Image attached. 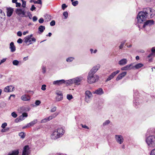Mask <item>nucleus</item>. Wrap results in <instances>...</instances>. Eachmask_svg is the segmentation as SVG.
I'll return each instance as SVG.
<instances>
[{
	"label": "nucleus",
	"instance_id": "1",
	"mask_svg": "<svg viewBox=\"0 0 155 155\" xmlns=\"http://www.w3.org/2000/svg\"><path fill=\"white\" fill-rule=\"evenodd\" d=\"M155 15V10L150 8H145L143 11L140 12L137 17V22L138 24L142 23L146 20L148 15H150L151 18Z\"/></svg>",
	"mask_w": 155,
	"mask_h": 155
},
{
	"label": "nucleus",
	"instance_id": "2",
	"mask_svg": "<svg viewBox=\"0 0 155 155\" xmlns=\"http://www.w3.org/2000/svg\"><path fill=\"white\" fill-rule=\"evenodd\" d=\"M65 132L64 130L62 128H59L55 130L51 135V139L55 140L61 137Z\"/></svg>",
	"mask_w": 155,
	"mask_h": 155
},
{
	"label": "nucleus",
	"instance_id": "3",
	"mask_svg": "<svg viewBox=\"0 0 155 155\" xmlns=\"http://www.w3.org/2000/svg\"><path fill=\"white\" fill-rule=\"evenodd\" d=\"M99 79L98 75L89 73L87 77V82L89 84L93 83L98 81Z\"/></svg>",
	"mask_w": 155,
	"mask_h": 155
},
{
	"label": "nucleus",
	"instance_id": "4",
	"mask_svg": "<svg viewBox=\"0 0 155 155\" xmlns=\"http://www.w3.org/2000/svg\"><path fill=\"white\" fill-rule=\"evenodd\" d=\"M146 142L148 146L152 147L155 146V136H150L148 137L146 139Z\"/></svg>",
	"mask_w": 155,
	"mask_h": 155
},
{
	"label": "nucleus",
	"instance_id": "5",
	"mask_svg": "<svg viewBox=\"0 0 155 155\" xmlns=\"http://www.w3.org/2000/svg\"><path fill=\"white\" fill-rule=\"evenodd\" d=\"M58 112H55V113L49 116L48 117H47L45 118L42 120L41 121V123H44L48 121H50V120H52V119L55 117L58 114Z\"/></svg>",
	"mask_w": 155,
	"mask_h": 155
},
{
	"label": "nucleus",
	"instance_id": "6",
	"mask_svg": "<svg viewBox=\"0 0 155 155\" xmlns=\"http://www.w3.org/2000/svg\"><path fill=\"white\" fill-rule=\"evenodd\" d=\"M92 97V95L90 91H85V100L86 102H89Z\"/></svg>",
	"mask_w": 155,
	"mask_h": 155
},
{
	"label": "nucleus",
	"instance_id": "7",
	"mask_svg": "<svg viewBox=\"0 0 155 155\" xmlns=\"http://www.w3.org/2000/svg\"><path fill=\"white\" fill-rule=\"evenodd\" d=\"M115 139L116 141L119 144H121L124 141L123 136L120 135H115Z\"/></svg>",
	"mask_w": 155,
	"mask_h": 155
},
{
	"label": "nucleus",
	"instance_id": "8",
	"mask_svg": "<svg viewBox=\"0 0 155 155\" xmlns=\"http://www.w3.org/2000/svg\"><path fill=\"white\" fill-rule=\"evenodd\" d=\"M15 12L17 14L22 17H27V15H25L26 12L24 10L17 8L16 9Z\"/></svg>",
	"mask_w": 155,
	"mask_h": 155
},
{
	"label": "nucleus",
	"instance_id": "9",
	"mask_svg": "<svg viewBox=\"0 0 155 155\" xmlns=\"http://www.w3.org/2000/svg\"><path fill=\"white\" fill-rule=\"evenodd\" d=\"M55 94L57 95L56 97V100L57 101H59L63 99V94L61 91L57 90L55 92Z\"/></svg>",
	"mask_w": 155,
	"mask_h": 155
},
{
	"label": "nucleus",
	"instance_id": "10",
	"mask_svg": "<svg viewBox=\"0 0 155 155\" xmlns=\"http://www.w3.org/2000/svg\"><path fill=\"white\" fill-rule=\"evenodd\" d=\"M27 116V114L26 113H24L19 117L15 120V122L18 123L20 121L24 119V117H26Z\"/></svg>",
	"mask_w": 155,
	"mask_h": 155
},
{
	"label": "nucleus",
	"instance_id": "11",
	"mask_svg": "<svg viewBox=\"0 0 155 155\" xmlns=\"http://www.w3.org/2000/svg\"><path fill=\"white\" fill-rule=\"evenodd\" d=\"M100 66H101L99 64H97V65L93 67L89 73L95 74L100 68Z\"/></svg>",
	"mask_w": 155,
	"mask_h": 155
},
{
	"label": "nucleus",
	"instance_id": "12",
	"mask_svg": "<svg viewBox=\"0 0 155 155\" xmlns=\"http://www.w3.org/2000/svg\"><path fill=\"white\" fill-rule=\"evenodd\" d=\"M14 89V87L12 85H10L5 87L4 89L5 92L8 93L13 91Z\"/></svg>",
	"mask_w": 155,
	"mask_h": 155
},
{
	"label": "nucleus",
	"instance_id": "13",
	"mask_svg": "<svg viewBox=\"0 0 155 155\" xmlns=\"http://www.w3.org/2000/svg\"><path fill=\"white\" fill-rule=\"evenodd\" d=\"M120 72V71L117 70L112 72L110 75L106 80V81H107L111 80L118 73Z\"/></svg>",
	"mask_w": 155,
	"mask_h": 155
},
{
	"label": "nucleus",
	"instance_id": "14",
	"mask_svg": "<svg viewBox=\"0 0 155 155\" xmlns=\"http://www.w3.org/2000/svg\"><path fill=\"white\" fill-rule=\"evenodd\" d=\"M32 36L33 35L32 34L30 35H28L26 36L24 38V42L26 43H27L28 42H29L30 43L28 45L31 44L32 43L31 42V41L30 39H31V38L32 37Z\"/></svg>",
	"mask_w": 155,
	"mask_h": 155
},
{
	"label": "nucleus",
	"instance_id": "15",
	"mask_svg": "<svg viewBox=\"0 0 155 155\" xmlns=\"http://www.w3.org/2000/svg\"><path fill=\"white\" fill-rule=\"evenodd\" d=\"M65 81L64 79L58 80L54 81L53 82V84L54 85H59L63 83H65Z\"/></svg>",
	"mask_w": 155,
	"mask_h": 155
},
{
	"label": "nucleus",
	"instance_id": "16",
	"mask_svg": "<svg viewBox=\"0 0 155 155\" xmlns=\"http://www.w3.org/2000/svg\"><path fill=\"white\" fill-rule=\"evenodd\" d=\"M82 77H78L76 78H73V84H80V82L82 80Z\"/></svg>",
	"mask_w": 155,
	"mask_h": 155
},
{
	"label": "nucleus",
	"instance_id": "17",
	"mask_svg": "<svg viewBox=\"0 0 155 155\" xmlns=\"http://www.w3.org/2000/svg\"><path fill=\"white\" fill-rule=\"evenodd\" d=\"M154 24V21L153 20H148L145 22L143 25V28H145L147 25H151Z\"/></svg>",
	"mask_w": 155,
	"mask_h": 155
},
{
	"label": "nucleus",
	"instance_id": "18",
	"mask_svg": "<svg viewBox=\"0 0 155 155\" xmlns=\"http://www.w3.org/2000/svg\"><path fill=\"white\" fill-rule=\"evenodd\" d=\"M93 93L99 95H101L103 94L104 92L103 89L101 88H99L95 90V91H93Z\"/></svg>",
	"mask_w": 155,
	"mask_h": 155
},
{
	"label": "nucleus",
	"instance_id": "19",
	"mask_svg": "<svg viewBox=\"0 0 155 155\" xmlns=\"http://www.w3.org/2000/svg\"><path fill=\"white\" fill-rule=\"evenodd\" d=\"M133 65V64H130L127 65L126 66L122 68L121 69L122 71H127L131 70L132 68V67H131Z\"/></svg>",
	"mask_w": 155,
	"mask_h": 155
},
{
	"label": "nucleus",
	"instance_id": "20",
	"mask_svg": "<svg viewBox=\"0 0 155 155\" xmlns=\"http://www.w3.org/2000/svg\"><path fill=\"white\" fill-rule=\"evenodd\" d=\"M29 149V147L28 145L25 146L23 148L22 155H26L28 154Z\"/></svg>",
	"mask_w": 155,
	"mask_h": 155
},
{
	"label": "nucleus",
	"instance_id": "21",
	"mask_svg": "<svg viewBox=\"0 0 155 155\" xmlns=\"http://www.w3.org/2000/svg\"><path fill=\"white\" fill-rule=\"evenodd\" d=\"M127 62V60L126 58H123L118 62V64L120 65H124L126 64Z\"/></svg>",
	"mask_w": 155,
	"mask_h": 155
},
{
	"label": "nucleus",
	"instance_id": "22",
	"mask_svg": "<svg viewBox=\"0 0 155 155\" xmlns=\"http://www.w3.org/2000/svg\"><path fill=\"white\" fill-rule=\"evenodd\" d=\"M30 98V97L29 95L26 94L23 95L21 97V99L23 101H29Z\"/></svg>",
	"mask_w": 155,
	"mask_h": 155
},
{
	"label": "nucleus",
	"instance_id": "23",
	"mask_svg": "<svg viewBox=\"0 0 155 155\" xmlns=\"http://www.w3.org/2000/svg\"><path fill=\"white\" fill-rule=\"evenodd\" d=\"M10 48L11 49V51L12 52H14L16 50L15 46L14 45V43L12 42L10 43Z\"/></svg>",
	"mask_w": 155,
	"mask_h": 155
},
{
	"label": "nucleus",
	"instance_id": "24",
	"mask_svg": "<svg viewBox=\"0 0 155 155\" xmlns=\"http://www.w3.org/2000/svg\"><path fill=\"white\" fill-rule=\"evenodd\" d=\"M13 11V9L11 8H9L7 9V15L8 17H10L12 15Z\"/></svg>",
	"mask_w": 155,
	"mask_h": 155
},
{
	"label": "nucleus",
	"instance_id": "25",
	"mask_svg": "<svg viewBox=\"0 0 155 155\" xmlns=\"http://www.w3.org/2000/svg\"><path fill=\"white\" fill-rule=\"evenodd\" d=\"M143 64L141 63H138L136 64L134 66L132 67V68H135L136 69H138L143 66Z\"/></svg>",
	"mask_w": 155,
	"mask_h": 155
},
{
	"label": "nucleus",
	"instance_id": "26",
	"mask_svg": "<svg viewBox=\"0 0 155 155\" xmlns=\"http://www.w3.org/2000/svg\"><path fill=\"white\" fill-rule=\"evenodd\" d=\"M37 122V120H34L33 121L27 124V126L28 127H30L33 126L34 124Z\"/></svg>",
	"mask_w": 155,
	"mask_h": 155
},
{
	"label": "nucleus",
	"instance_id": "27",
	"mask_svg": "<svg viewBox=\"0 0 155 155\" xmlns=\"http://www.w3.org/2000/svg\"><path fill=\"white\" fill-rule=\"evenodd\" d=\"M19 153L18 150H15L12 151L11 153H9L7 155H18Z\"/></svg>",
	"mask_w": 155,
	"mask_h": 155
},
{
	"label": "nucleus",
	"instance_id": "28",
	"mask_svg": "<svg viewBox=\"0 0 155 155\" xmlns=\"http://www.w3.org/2000/svg\"><path fill=\"white\" fill-rule=\"evenodd\" d=\"M30 2L31 3L33 2L34 4H38L40 5L42 4L41 0H38L37 1H35L34 0H30Z\"/></svg>",
	"mask_w": 155,
	"mask_h": 155
},
{
	"label": "nucleus",
	"instance_id": "29",
	"mask_svg": "<svg viewBox=\"0 0 155 155\" xmlns=\"http://www.w3.org/2000/svg\"><path fill=\"white\" fill-rule=\"evenodd\" d=\"M5 16L4 13L1 9H0V21H2V18H5Z\"/></svg>",
	"mask_w": 155,
	"mask_h": 155
},
{
	"label": "nucleus",
	"instance_id": "30",
	"mask_svg": "<svg viewBox=\"0 0 155 155\" xmlns=\"http://www.w3.org/2000/svg\"><path fill=\"white\" fill-rule=\"evenodd\" d=\"M45 26L42 25H40L39 26L38 29L41 33L43 32L45 30Z\"/></svg>",
	"mask_w": 155,
	"mask_h": 155
},
{
	"label": "nucleus",
	"instance_id": "31",
	"mask_svg": "<svg viewBox=\"0 0 155 155\" xmlns=\"http://www.w3.org/2000/svg\"><path fill=\"white\" fill-rule=\"evenodd\" d=\"M65 83L66 84L68 85H70L73 84V79L69 80L68 81H65Z\"/></svg>",
	"mask_w": 155,
	"mask_h": 155
},
{
	"label": "nucleus",
	"instance_id": "32",
	"mask_svg": "<svg viewBox=\"0 0 155 155\" xmlns=\"http://www.w3.org/2000/svg\"><path fill=\"white\" fill-rule=\"evenodd\" d=\"M152 56H154V54L152 53H151L147 57L148 58H150V59H149V61L152 62Z\"/></svg>",
	"mask_w": 155,
	"mask_h": 155
},
{
	"label": "nucleus",
	"instance_id": "33",
	"mask_svg": "<svg viewBox=\"0 0 155 155\" xmlns=\"http://www.w3.org/2000/svg\"><path fill=\"white\" fill-rule=\"evenodd\" d=\"M13 65L15 66H18L19 64V61L17 60H15L12 61Z\"/></svg>",
	"mask_w": 155,
	"mask_h": 155
},
{
	"label": "nucleus",
	"instance_id": "34",
	"mask_svg": "<svg viewBox=\"0 0 155 155\" xmlns=\"http://www.w3.org/2000/svg\"><path fill=\"white\" fill-rule=\"evenodd\" d=\"M19 135L21 137V138H24L25 137V134L23 132H21L19 134Z\"/></svg>",
	"mask_w": 155,
	"mask_h": 155
},
{
	"label": "nucleus",
	"instance_id": "35",
	"mask_svg": "<svg viewBox=\"0 0 155 155\" xmlns=\"http://www.w3.org/2000/svg\"><path fill=\"white\" fill-rule=\"evenodd\" d=\"M46 19L47 21H50L51 19V16L49 15H47L46 16Z\"/></svg>",
	"mask_w": 155,
	"mask_h": 155
},
{
	"label": "nucleus",
	"instance_id": "36",
	"mask_svg": "<svg viewBox=\"0 0 155 155\" xmlns=\"http://www.w3.org/2000/svg\"><path fill=\"white\" fill-rule=\"evenodd\" d=\"M110 123V121L109 120H106L103 124V126H105L107 125Z\"/></svg>",
	"mask_w": 155,
	"mask_h": 155
},
{
	"label": "nucleus",
	"instance_id": "37",
	"mask_svg": "<svg viewBox=\"0 0 155 155\" xmlns=\"http://www.w3.org/2000/svg\"><path fill=\"white\" fill-rule=\"evenodd\" d=\"M126 41H123L121 42L120 45L119 47L120 49H122Z\"/></svg>",
	"mask_w": 155,
	"mask_h": 155
},
{
	"label": "nucleus",
	"instance_id": "38",
	"mask_svg": "<svg viewBox=\"0 0 155 155\" xmlns=\"http://www.w3.org/2000/svg\"><path fill=\"white\" fill-rule=\"evenodd\" d=\"M78 4V1H75L73 2L72 3V5L74 6H77Z\"/></svg>",
	"mask_w": 155,
	"mask_h": 155
},
{
	"label": "nucleus",
	"instance_id": "39",
	"mask_svg": "<svg viewBox=\"0 0 155 155\" xmlns=\"http://www.w3.org/2000/svg\"><path fill=\"white\" fill-rule=\"evenodd\" d=\"M63 15L65 19H66L68 17V13L67 12H65L63 13Z\"/></svg>",
	"mask_w": 155,
	"mask_h": 155
},
{
	"label": "nucleus",
	"instance_id": "40",
	"mask_svg": "<svg viewBox=\"0 0 155 155\" xmlns=\"http://www.w3.org/2000/svg\"><path fill=\"white\" fill-rule=\"evenodd\" d=\"M67 98L68 100H70L72 99L73 96L71 94H68L67 96Z\"/></svg>",
	"mask_w": 155,
	"mask_h": 155
},
{
	"label": "nucleus",
	"instance_id": "41",
	"mask_svg": "<svg viewBox=\"0 0 155 155\" xmlns=\"http://www.w3.org/2000/svg\"><path fill=\"white\" fill-rule=\"evenodd\" d=\"M9 130V128L8 127L6 128L5 129L3 128L1 130V131L2 132H5L8 131Z\"/></svg>",
	"mask_w": 155,
	"mask_h": 155
},
{
	"label": "nucleus",
	"instance_id": "42",
	"mask_svg": "<svg viewBox=\"0 0 155 155\" xmlns=\"http://www.w3.org/2000/svg\"><path fill=\"white\" fill-rule=\"evenodd\" d=\"M74 58L73 57H70L66 59V61L67 62H71L73 61Z\"/></svg>",
	"mask_w": 155,
	"mask_h": 155
},
{
	"label": "nucleus",
	"instance_id": "43",
	"mask_svg": "<svg viewBox=\"0 0 155 155\" xmlns=\"http://www.w3.org/2000/svg\"><path fill=\"white\" fill-rule=\"evenodd\" d=\"M123 78L120 75V74H119L118 75L117 77L116 78V80L117 81H118L120 80L121 79H122Z\"/></svg>",
	"mask_w": 155,
	"mask_h": 155
},
{
	"label": "nucleus",
	"instance_id": "44",
	"mask_svg": "<svg viewBox=\"0 0 155 155\" xmlns=\"http://www.w3.org/2000/svg\"><path fill=\"white\" fill-rule=\"evenodd\" d=\"M21 1L22 2V6L24 8H25L26 5V2L23 0H21Z\"/></svg>",
	"mask_w": 155,
	"mask_h": 155
},
{
	"label": "nucleus",
	"instance_id": "45",
	"mask_svg": "<svg viewBox=\"0 0 155 155\" xmlns=\"http://www.w3.org/2000/svg\"><path fill=\"white\" fill-rule=\"evenodd\" d=\"M12 116L14 118H16L17 116V114L15 113V112H13L11 114Z\"/></svg>",
	"mask_w": 155,
	"mask_h": 155
},
{
	"label": "nucleus",
	"instance_id": "46",
	"mask_svg": "<svg viewBox=\"0 0 155 155\" xmlns=\"http://www.w3.org/2000/svg\"><path fill=\"white\" fill-rule=\"evenodd\" d=\"M41 103V101L39 100H36L35 102V104L36 106L39 105Z\"/></svg>",
	"mask_w": 155,
	"mask_h": 155
},
{
	"label": "nucleus",
	"instance_id": "47",
	"mask_svg": "<svg viewBox=\"0 0 155 155\" xmlns=\"http://www.w3.org/2000/svg\"><path fill=\"white\" fill-rule=\"evenodd\" d=\"M126 74L127 72L126 71H124L120 73V74L122 77L123 78L126 75Z\"/></svg>",
	"mask_w": 155,
	"mask_h": 155
},
{
	"label": "nucleus",
	"instance_id": "48",
	"mask_svg": "<svg viewBox=\"0 0 155 155\" xmlns=\"http://www.w3.org/2000/svg\"><path fill=\"white\" fill-rule=\"evenodd\" d=\"M46 86L45 84L42 85L41 87V90L43 91H45L46 89Z\"/></svg>",
	"mask_w": 155,
	"mask_h": 155
},
{
	"label": "nucleus",
	"instance_id": "49",
	"mask_svg": "<svg viewBox=\"0 0 155 155\" xmlns=\"http://www.w3.org/2000/svg\"><path fill=\"white\" fill-rule=\"evenodd\" d=\"M57 108L56 107H54L52 108L51 110V112H53L55 111L56 110Z\"/></svg>",
	"mask_w": 155,
	"mask_h": 155
},
{
	"label": "nucleus",
	"instance_id": "50",
	"mask_svg": "<svg viewBox=\"0 0 155 155\" xmlns=\"http://www.w3.org/2000/svg\"><path fill=\"white\" fill-rule=\"evenodd\" d=\"M55 22L54 20H52L50 23V25L51 26H53L55 25Z\"/></svg>",
	"mask_w": 155,
	"mask_h": 155
},
{
	"label": "nucleus",
	"instance_id": "51",
	"mask_svg": "<svg viewBox=\"0 0 155 155\" xmlns=\"http://www.w3.org/2000/svg\"><path fill=\"white\" fill-rule=\"evenodd\" d=\"M150 155H155V148L151 151Z\"/></svg>",
	"mask_w": 155,
	"mask_h": 155
},
{
	"label": "nucleus",
	"instance_id": "52",
	"mask_svg": "<svg viewBox=\"0 0 155 155\" xmlns=\"http://www.w3.org/2000/svg\"><path fill=\"white\" fill-rule=\"evenodd\" d=\"M6 60V58H3L2 60L0 62V65L2 63L5 62Z\"/></svg>",
	"mask_w": 155,
	"mask_h": 155
},
{
	"label": "nucleus",
	"instance_id": "53",
	"mask_svg": "<svg viewBox=\"0 0 155 155\" xmlns=\"http://www.w3.org/2000/svg\"><path fill=\"white\" fill-rule=\"evenodd\" d=\"M7 125V123H4L2 124L1 127L3 128H4Z\"/></svg>",
	"mask_w": 155,
	"mask_h": 155
},
{
	"label": "nucleus",
	"instance_id": "54",
	"mask_svg": "<svg viewBox=\"0 0 155 155\" xmlns=\"http://www.w3.org/2000/svg\"><path fill=\"white\" fill-rule=\"evenodd\" d=\"M67 7V6L65 4H63L62 5V8L63 10H64L65 8Z\"/></svg>",
	"mask_w": 155,
	"mask_h": 155
},
{
	"label": "nucleus",
	"instance_id": "55",
	"mask_svg": "<svg viewBox=\"0 0 155 155\" xmlns=\"http://www.w3.org/2000/svg\"><path fill=\"white\" fill-rule=\"evenodd\" d=\"M81 126L83 128H84L87 129H89V127L87 126L86 125H84L82 124H81Z\"/></svg>",
	"mask_w": 155,
	"mask_h": 155
},
{
	"label": "nucleus",
	"instance_id": "56",
	"mask_svg": "<svg viewBox=\"0 0 155 155\" xmlns=\"http://www.w3.org/2000/svg\"><path fill=\"white\" fill-rule=\"evenodd\" d=\"M39 22L40 23H42L44 22V19L42 18H41L38 20Z\"/></svg>",
	"mask_w": 155,
	"mask_h": 155
},
{
	"label": "nucleus",
	"instance_id": "57",
	"mask_svg": "<svg viewBox=\"0 0 155 155\" xmlns=\"http://www.w3.org/2000/svg\"><path fill=\"white\" fill-rule=\"evenodd\" d=\"M36 9V7H35L34 5H32L31 7L30 10L31 11H33L34 10Z\"/></svg>",
	"mask_w": 155,
	"mask_h": 155
},
{
	"label": "nucleus",
	"instance_id": "58",
	"mask_svg": "<svg viewBox=\"0 0 155 155\" xmlns=\"http://www.w3.org/2000/svg\"><path fill=\"white\" fill-rule=\"evenodd\" d=\"M17 42L19 44H21L22 43V40L21 39L19 38Z\"/></svg>",
	"mask_w": 155,
	"mask_h": 155
},
{
	"label": "nucleus",
	"instance_id": "59",
	"mask_svg": "<svg viewBox=\"0 0 155 155\" xmlns=\"http://www.w3.org/2000/svg\"><path fill=\"white\" fill-rule=\"evenodd\" d=\"M37 18L35 16H34L32 18L33 21H36L37 20Z\"/></svg>",
	"mask_w": 155,
	"mask_h": 155
},
{
	"label": "nucleus",
	"instance_id": "60",
	"mask_svg": "<svg viewBox=\"0 0 155 155\" xmlns=\"http://www.w3.org/2000/svg\"><path fill=\"white\" fill-rule=\"evenodd\" d=\"M17 34L18 36H21L22 35V33L20 31H18L17 32Z\"/></svg>",
	"mask_w": 155,
	"mask_h": 155
},
{
	"label": "nucleus",
	"instance_id": "61",
	"mask_svg": "<svg viewBox=\"0 0 155 155\" xmlns=\"http://www.w3.org/2000/svg\"><path fill=\"white\" fill-rule=\"evenodd\" d=\"M30 40L31 41V42L33 41V42H35L36 41V39L34 37H33L32 38H31Z\"/></svg>",
	"mask_w": 155,
	"mask_h": 155
},
{
	"label": "nucleus",
	"instance_id": "62",
	"mask_svg": "<svg viewBox=\"0 0 155 155\" xmlns=\"http://www.w3.org/2000/svg\"><path fill=\"white\" fill-rule=\"evenodd\" d=\"M16 7H20L21 5V4L20 3H18V2H17L16 3Z\"/></svg>",
	"mask_w": 155,
	"mask_h": 155
},
{
	"label": "nucleus",
	"instance_id": "63",
	"mask_svg": "<svg viewBox=\"0 0 155 155\" xmlns=\"http://www.w3.org/2000/svg\"><path fill=\"white\" fill-rule=\"evenodd\" d=\"M42 72L43 73H45L46 72V69L44 67H43L42 68Z\"/></svg>",
	"mask_w": 155,
	"mask_h": 155
},
{
	"label": "nucleus",
	"instance_id": "64",
	"mask_svg": "<svg viewBox=\"0 0 155 155\" xmlns=\"http://www.w3.org/2000/svg\"><path fill=\"white\" fill-rule=\"evenodd\" d=\"M151 51L152 53L155 52V48L153 47L151 49Z\"/></svg>",
	"mask_w": 155,
	"mask_h": 155
}]
</instances>
